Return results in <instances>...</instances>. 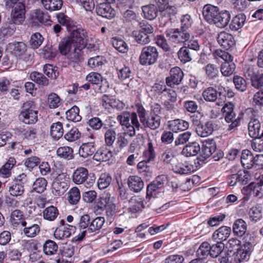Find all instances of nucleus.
<instances>
[{"label":"nucleus","mask_w":263,"mask_h":263,"mask_svg":"<svg viewBox=\"0 0 263 263\" xmlns=\"http://www.w3.org/2000/svg\"><path fill=\"white\" fill-rule=\"evenodd\" d=\"M25 6L20 3L12 9L10 17L3 22L0 28V39L12 35L16 30V25L21 24L24 21Z\"/></svg>","instance_id":"nucleus-1"},{"label":"nucleus","mask_w":263,"mask_h":263,"mask_svg":"<svg viewBox=\"0 0 263 263\" xmlns=\"http://www.w3.org/2000/svg\"><path fill=\"white\" fill-rule=\"evenodd\" d=\"M138 115L137 111L131 114L129 111H123L117 117L119 123L123 126L124 130H126L128 135L133 137L136 134V130H139L141 125L138 119Z\"/></svg>","instance_id":"nucleus-2"},{"label":"nucleus","mask_w":263,"mask_h":263,"mask_svg":"<svg viewBox=\"0 0 263 263\" xmlns=\"http://www.w3.org/2000/svg\"><path fill=\"white\" fill-rule=\"evenodd\" d=\"M84 34L83 31L79 30V28L73 29L70 34L64 38L59 44V50L61 54L66 55L73 49L76 44L83 41Z\"/></svg>","instance_id":"nucleus-3"},{"label":"nucleus","mask_w":263,"mask_h":263,"mask_svg":"<svg viewBox=\"0 0 263 263\" xmlns=\"http://www.w3.org/2000/svg\"><path fill=\"white\" fill-rule=\"evenodd\" d=\"M135 110L137 112L140 123L144 127L155 130L160 127L161 119L160 116L150 115L146 118V110L141 103L135 104Z\"/></svg>","instance_id":"nucleus-4"},{"label":"nucleus","mask_w":263,"mask_h":263,"mask_svg":"<svg viewBox=\"0 0 263 263\" xmlns=\"http://www.w3.org/2000/svg\"><path fill=\"white\" fill-rule=\"evenodd\" d=\"M37 114L38 111L35 102L29 100L23 104L19 118L26 124H33L38 120Z\"/></svg>","instance_id":"nucleus-5"},{"label":"nucleus","mask_w":263,"mask_h":263,"mask_svg":"<svg viewBox=\"0 0 263 263\" xmlns=\"http://www.w3.org/2000/svg\"><path fill=\"white\" fill-rule=\"evenodd\" d=\"M99 209L105 210V215L107 221L111 224L115 220L117 213L118 209L111 199L110 195L106 194L102 196L98 202Z\"/></svg>","instance_id":"nucleus-6"},{"label":"nucleus","mask_w":263,"mask_h":263,"mask_svg":"<svg viewBox=\"0 0 263 263\" xmlns=\"http://www.w3.org/2000/svg\"><path fill=\"white\" fill-rule=\"evenodd\" d=\"M72 181L77 184H83L85 186L89 187L95 182L93 174H89L87 168L83 167H78L73 173Z\"/></svg>","instance_id":"nucleus-7"},{"label":"nucleus","mask_w":263,"mask_h":263,"mask_svg":"<svg viewBox=\"0 0 263 263\" xmlns=\"http://www.w3.org/2000/svg\"><path fill=\"white\" fill-rule=\"evenodd\" d=\"M159 52L155 46L144 47L139 57V63L142 65H152L155 64L158 58Z\"/></svg>","instance_id":"nucleus-8"},{"label":"nucleus","mask_w":263,"mask_h":263,"mask_svg":"<svg viewBox=\"0 0 263 263\" xmlns=\"http://www.w3.org/2000/svg\"><path fill=\"white\" fill-rule=\"evenodd\" d=\"M216 149V142L213 139L205 140L202 144L199 156L195 160V164L201 165L205 163V161L212 156Z\"/></svg>","instance_id":"nucleus-9"},{"label":"nucleus","mask_w":263,"mask_h":263,"mask_svg":"<svg viewBox=\"0 0 263 263\" xmlns=\"http://www.w3.org/2000/svg\"><path fill=\"white\" fill-rule=\"evenodd\" d=\"M86 80L95 86V89L98 92H106L109 88V83L107 79L98 72L89 73L86 76Z\"/></svg>","instance_id":"nucleus-10"},{"label":"nucleus","mask_w":263,"mask_h":263,"mask_svg":"<svg viewBox=\"0 0 263 263\" xmlns=\"http://www.w3.org/2000/svg\"><path fill=\"white\" fill-rule=\"evenodd\" d=\"M105 218L103 217H97L92 219L90 223V226L86 230L82 231L78 235L73 238V241H81L88 233H98L100 229L103 227L105 223Z\"/></svg>","instance_id":"nucleus-11"},{"label":"nucleus","mask_w":263,"mask_h":263,"mask_svg":"<svg viewBox=\"0 0 263 263\" xmlns=\"http://www.w3.org/2000/svg\"><path fill=\"white\" fill-rule=\"evenodd\" d=\"M165 33L168 40L175 44L184 43L190 38V34L180 28L167 29Z\"/></svg>","instance_id":"nucleus-12"},{"label":"nucleus","mask_w":263,"mask_h":263,"mask_svg":"<svg viewBox=\"0 0 263 263\" xmlns=\"http://www.w3.org/2000/svg\"><path fill=\"white\" fill-rule=\"evenodd\" d=\"M76 45V46L68 53L67 55L68 64L73 67L78 65L83 60V49L85 46L83 41L78 44L77 43Z\"/></svg>","instance_id":"nucleus-13"},{"label":"nucleus","mask_w":263,"mask_h":263,"mask_svg":"<svg viewBox=\"0 0 263 263\" xmlns=\"http://www.w3.org/2000/svg\"><path fill=\"white\" fill-rule=\"evenodd\" d=\"M20 229L22 234L28 238L35 237L41 231L40 226L35 222H31L29 219L22 222V226Z\"/></svg>","instance_id":"nucleus-14"},{"label":"nucleus","mask_w":263,"mask_h":263,"mask_svg":"<svg viewBox=\"0 0 263 263\" xmlns=\"http://www.w3.org/2000/svg\"><path fill=\"white\" fill-rule=\"evenodd\" d=\"M184 73L178 67L172 68L170 71V76L165 79L166 84L168 86L173 87L176 85L179 84L183 78Z\"/></svg>","instance_id":"nucleus-15"},{"label":"nucleus","mask_w":263,"mask_h":263,"mask_svg":"<svg viewBox=\"0 0 263 263\" xmlns=\"http://www.w3.org/2000/svg\"><path fill=\"white\" fill-rule=\"evenodd\" d=\"M217 40L219 44L226 50L230 49L235 44L233 36L226 31H221L218 33Z\"/></svg>","instance_id":"nucleus-16"},{"label":"nucleus","mask_w":263,"mask_h":263,"mask_svg":"<svg viewBox=\"0 0 263 263\" xmlns=\"http://www.w3.org/2000/svg\"><path fill=\"white\" fill-rule=\"evenodd\" d=\"M189 122L181 119H176L168 122V128L174 133L183 132L189 128Z\"/></svg>","instance_id":"nucleus-17"},{"label":"nucleus","mask_w":263,"mask_h":263,"mask_svg":"<svg viewBox=\"0 0 263 263\" xmlns=\"http://www.w3.org/2000/svg\"><path fill=\"white\" fill-rule=\"evenodd\" d=\"M216 15L212 24L219 28H224L229 24L231 19L229 11L225 10L221 11L219 10Z\"/></svg>","instance_id":"nucleus-18"},{"label":"nucleus","mask_w":263,"mask_h":263,"mask_svg":"<svg viewBox=\"0 0 263 263\" xmlns=\"http://www.w3.org/2000/svg\"><path fill=\"white\" fill-rule=\"evenodd\" d=\"M219 8L211 4H206L204 5L202 9V16L203 19L209 24H211L215 17L218 14Z\"/></svg>","instance_id":"nucleus-19"},{"label":"nucleus","mask_w":263,"mask_h":263,"mask_svg":"<svg viewBox=\"0 0 263 263\" xmlns=\"http://www.w3.org/2000/svg\"><path fill=\"white\" fill-rule=\"evenodd\" d=\"M7 49L16 57L21 58L27 51V47L23 42H15L8 45Z\"/></svg>","instance_id":"nucleus-20"},{"label":"nucleus","mask_w":263,"mask_h":263,"mask_svg":"<svg viewBox=\"0 0 263 263\" xmlns=\"http://www.w3.org/2000/svg\"><path fill=\"white\" fill-rule=\"evenodd\" d=\"M110 3H102L96 7V13L103 17L111 19L116 15L115 10L111 8Z\"/></svg>","instance_id":"nucleus-21"},{"label":"nucleus","mask_w":263,"mask_h":263,"mask_svg":"<svg viewBox=\"0 0 263 263\" xmlns=\"http://www.w3.org/2000/svg\"><path fill=\"white\" fill-rule=\"evenodd\" d=\"M76 230L75 226L66 224L64 227H58L54 232V236L56 239H63L69 237L72 233H74Z\"/></svg>","instance_id":"nucleus-22"},{"label":"nucleus","mask_w":263,"mask_h":263,"mask_svg":"<svg viewBox=\"0 0 263 263\" xmlns=\"http://www.w3.org/2000/svg\"><path fill=\"white\" fill-rule=\"evenodd\" d=\"M102 105L105 108L111 107L118 110H122L124 108V104L123 102L117 100L113 96L104 95L102 97Z\"/></svg>","instance_id":"nucleus-23"},{"label":"nucleus","mask_w":263,"mask_h":263,"mask_svg":"<svg viewBox=\"0 0 263 263\" xmlns=\"http://www.w3.org/2000/svg\"><path fill=\"white\" fill-rule=\"evenodd\" d=\"M173 171L180 175H187L192 173L195 171L194 167L189 162H178L172 166Z\"/></svg>","instance_id":"nucleus-24"},{"label":"nucleus","mask_w":263,"mask_h":263,"mask_svg":"<svg viewBox=\"0 0 263 263\" xmlns=\"http://www.w3.org/2000/svg\"><path fill=\"white\" fill-rule=\"evenodd\" d=\"M214 125L212 121L201 123L196 127V132L200 137H206L211 135L214 130Z\"/></svg>","instance_id":"nucleus-25"},{"label":"nucleus","mask_w":263,"mask_h":263,"mask_svg":"<svg viewBox=\"0 0 263 263\" xmlns=\"http://www.w3.org/2000/svg\"><path fill=\"white\" fill-rule=\"evenodd\" d=\"M112 157V153L107 146L104 145L99 148L94 154L93 159L97 161H107Z\"/></svg>","instance_id":"nucleus-26"},{"label":"nucleus","mask_w":263,"mask_h":263,"mask_svg":"<svg viewBox=\"0 0 263 263\" xmlns=\"http://www.w3.org/2000/svg\"><path fill=\"white\" fill-rule=\"evenodd\" d=\"M127 184L130 191L140 192L144 187V182L141 177L138 176H130L127 180Z\"/></svg>","instance_id":"nucleus-27"},{"label":"nucleus","mask_w":263,"mask_h":263,"mask_svg":"<svg viewBox=\"0 0 263 263\" xmlns=\"http://www.w3.org/2000/svg\"><path fill=\"white\" fill-rule=\"evenodd\" d=\"M129 202V210L133 213L142 211L147 203V202H144V199L139 196L133 197L130 198Z\"/></svg>","instance_id":"nucleus-28"},{"label":"nucleus","mask_w":263,"mask_h":263,"mask_svg":"<svg viewBox=\"0 0 263 263\" xmlns=\"http://www.w3.org/2000/svg\"><path fill=\"white\" fill-rule=\"evenodd\" d=\"M33 23H39L45 25H50L51 21L47 12L36 9L32 15Z\"/></svg>","instance_id":"nucleus-29"},{"label":"nucleus","mask_w":263,"mask_h":263,"mask_svg":"<svg viewBox=\"0 0 263 263\" xmlns=\"http://www.w3.org/2000/svg\"><path fill=\"white\" fill-rule=\"evenodd\" d=\"M254 156L248 149H243L241 152L240 162L245 168L250 169L254 166Z\"/></svg>","instance_id":"nucleus-30"},{"label":"nucleus","mask_w":263,"mask_h":263,"mask_svg":"<svg viewBox=\"0 0 263 263\" xmlns=\"http://www.w3.org/2000/svg\"><path fill=\"white\" fill-rule=\"evenodd\" d=\"M68 189L67 183L57 178L52 183V193L56 196L63 195Z\"/></svg>","instance_id":"nucleus-31"},{"label":"nucleus","mask_w":263,"mask_h":263,"mask_svg":"<svg viewBox=\"0 0 263 263\" xmlns=\"http://www.w3.org/2000/svg\"><path fill=\"white\" fill-rule=\"evenodd\" d=\"M28 220L24 218L23 212L20 210H15L10 215V222L13 228L20 229L22 226V222Z\"/></svg>","instance_id":"nucleus-32"},{"label":"nucleus","mask_w":263,"mask_h":263,"mask_svg":"<svg viewBox=\"0 0 263 263\" xmlns=\"http://www.w3.org/2000/svg\"><path fill=\"white\" fill-rule=\"evenodd\" d=\"M221 91H218L213 87H209L204 89L202 93V96L206 102H214L216 101L218 96L222 95Z\"/></svg>","instance_id":"nucleus-33"},{"label":"nucleus","mask_w":263,"mask_h":263,"mask_svg":"<svg viewBox=\"0 0 263 263\" xmlns=\"http://www.w3.org/2000/svg\"><path fill=\"white\" fill-rule=\"evenodd\" d=\"M231 232L230 227L222 226L213 233L212 238L214 240H218L220 241L219 242H222L229 237Z\"/></svg>","instance_id":"nucleus-34"},{"label":"nucleus","mask_w":263,"mask_h":263,"mask_svg":"<svg viewBox=\"0 0 263 263\" xmlns=\"http://www.w3.org/2000/svg\"><path fill=\"white\" fill-rule=\"evenodd\" d=\"M20 135L28 141L33 140L37 138V129L33 126H26L20 128L19 129Z\"/></svg>","instance_id":"nucleus-35"},{"label":"nucleus","mask_w":263,"mask_h":263,"mask_svg":"<svg viewBox=\"0 0 263 263\" xmlns=\"http://www.w3.org/2000/svg\"><path fill=\"white\" fill-rule=\"evenodd\" d=\"M246 16L243 13H239L233 17L230 24V28L232 31H237L244 25Z\"/></svg>","instance_id":"nucleus-36"},{"label":"nucleus","mask_w":263,"mask_h":263,"mask_svg":"<svg viewBox=\"0 0 263 263\" xmlns=\"http://www.w3.org/2000/svg\"><path fill=\"white\" fill-rule=\"evenodd\" d=\"M247 225L245 220L237 219L233 225V231L235 235L239 237L242 236L246 232Z\"/></svg>","instance_id":"nucleus-37"},{"label":"nucleus","mask_w":263,"mask_h":263,"mask_svg":"<svg viewBox=\"0 0 263 263\" xmlns=\"http://www.w3.org/2000/svg\"><path fill=\"white\" fill-rule=\"evenodd\" d=\"M116 70L118 78L121 81L132 80L133 78V72L127 66L124 65L123 66H118Z\"/></svg>","instance_id":"nucleus-38"},{"label":"nucleus","mask_w":263,"mask_h":263,"mask_svg":"<svg viewBox=\"0 0 263 263\" xmlns=\"http://www.w3.org/2000/svg\"><path fill=\"white\" fill-rule=\"evenodd\" d=\"M247 190L250 195L261 198L263 196V187L260 181L251 182L247 186Z\"/></svg>","instance_id":"nucleus-39"},{"label":"nucleus","mask_w":263,"mask_h":263,"mask_svg":"<svg viewBox=\"0 0 263 263\" xmlns=\"http://www.w3.org/2000/svg\"><path fill=\"white\" fill-rule=\"evenodd\" d=\"M144 17L147 20H153L157 16L158 9L153 4L144 6L142 7Z\"/></svg>","instance_id":"nucleus-40"},{"label":"nucleus","mask_w":263,"mask_h":263,"mask_svg":"<svg viewBox=\"0 0 263 263\" xmlns=\"http://www.w3.org/2000/svg\"><path fill=\"white\" fill-rule=\"evenodd\" d=\"M44 8L50 12L58 11L63 6L62 0H41Z\"/></svg>","instance_id":"nucleus-41"},{"label":"nucleus","mask_w":263,"mask_h":263,"mask_svg":"<svg viewBox=\"0 0 263 263\" xmlns=\"http://www.w3.org/2000/svg\"><path fill=\"white\" fill-rule=\"evenodd\" d=\"M203 70L209 80H214L219 77V67L215 64L209 63L203 68Z\"/></svg>","instance_id":"nucleus-42"},{"label":"nucleus","mask_w":263,"mask_h":263,"mask_svg":"<svg viewBox=\"0 0 263 263\" xmlns=\"http://www.w3.org/2000/svg\"><path fill=\"white\" fill-rule=\"evenodd\" d=\"M261 123L256 118L251 119L248 124L249 135L252 138H257L259 134Z\"/></svg>","instance_id":"nucleus-43"},{"label":"nucleus","mask_w":263,"mask_h":263,"mask_svg":"<svg viewBox=\"0 0 263 263\" xmlns=\"http://www.w3.org/2000/svg\"><path fill=\"white\" fill-rule=\"evenodd\" d=\"M200 151V147L198 143L193 142L186 145L182 149V153L186 157L195 156Z\"/></svg>","instance_id":"nucleus-44"},{"label":"nucleus","mask_w":263,"mask_h":263,"mask_svg":"<svg viewBox=\"0 0 263 263\" xmlns=\"http://www.w3.org/2000/svg\"><path fill=\"white\" fill-rule=\"evenodd\" d=\"M96 148L93 143H87L83 144L79 149V155L83 158H87L95 154Z\"/></svg>","instance_id":"nucleus-45"},{"label":"nucleus","mask_w":263,"mask_h":263,"mask_svg":"<svg viewBox=\"0 0 263 263\" xmlns=\"http://www.w3.org/2000/svg\"><path fill=\"white\" fill-rule=\"evenodd\" d=\"M64 134L63 124L60 122L53 123L50 126V135L55 140L61 138Z\"/></svg>","instance_id":"nucleus-46"},{"label":"nucleus","mask_w":263,"mask_h":263,"mask_svg":"<svg viewBox=\"0 0 263 263\" xmlns=\"http://www.w3.org/2000/svg\"><path fill=\"white\" fill-rule=\"evenodd\" d=\"M224 119L227 123H231L229 125L228 130H232L238 126L240 123V118L236 115L235 112L224 115Z\"/></svg>","instance_id":"nucleus-47"},{"label":"nucleus","mask_w":263,"mask_h":263,"mask_svg":"<svg viewBox=\"0 0 263 263\" xmlns=\"http://www.w3.org/2000/svg\"><path fill=\"white\" fill-rule=\"evenodd\" d=\"M106 129L104 133V141L105 145L112 146L116 139V133L114 129L108 128L105 125L103 127Z\"/></svg>","instance_id":"nucleus-48"},{"label":"nucleus","mask_w":263,"mask_h":263,"mask_svg":"<svg viewBox=\"0 0 263 263\" xmlns=\"http://www.w3.org/2000/svg\"><path fill=\"white\" fill-rule=\"evenodd\" d=\"M59 210L53 205L49 206L45 209L43 212V218L47 220L54 221L59 215Z\"/></svg>","instance_id":"nucleus-49"},{"label":"nucleus","mask_w":263,"mask_h":263,"mask_svg":"<svg viewBox=\"0 0 263 263\" xmlns=\"http://www.w3.org/2000/svg\"><path fill=\"white\" fill-rule=\"evenodd\" d=\"M177 54L178 59L183 63L189 62L192 60V53L186 46L181 47L178 51Z\"/></svg>","instance_id":"nucleus-50"},{"label":"nucleus","mask_w":263,"mask_h":263,"mask_svg":"<svg viewBox=\"0 0 263 263\" xmlns=\"http://www.w3.org/2000/svg\"><path fill=\"white\" fill-rule=\"evenodd\" d=\"M57 154L60 158L68 160L74 157L73 150L69 146L60 147L57 150Z\"/></svg>","instance_id":"nucleus-51"},{"label":"nucleus","mask_w":263,"mask_h":263,"mask_svg":"<svg viewBox=\"0 0 263 263\" xmlns=\"http://www.w3.org/2000/svg\"><path fill=\"white\" fill-rule=\"evenodd\" d=\"M16 160L13 157H10L7 162L0 168V173L3 175V177H9L11 174V170L15 165Z\"/></svg>","instance_id":"nucleus-52"},{"label":"nucleus","mask_w":263,"mask_h":263,"mask_svg":"<svg viewBox=\"0 0 263 263\" xmlns=\"http://www.w3.org/2000/svg\"><path fill=\"white\" fill-rule=\"evenodd\" d=\"M236 69V65L233 61L223 62L221 64L220 70L222 75L224 77L231 76Z\"/></svg>","instance_id":"nucleus-53"},{"label":"nucleus","mask_w":263,"mask_h":263,"mask_svg":"<svg viewBox=\"0 0 263 263\" xmlns=\"http://www.w3.org/2000/svg\"><path fill=\"white\" fill-rule=\"evenodd\" d=\"M112 44L117 50L121 53H126L128 50L127 44L120 37H113L112 39Z\"/></svg>","instance_id":"nucleus-54"},{"label":"nucleus","mask_w":263,"mask_h":263,"mask_svg":"<svg viewBox=\"0 0 263 263\" xmlns=\"http://www.w3.org/2000/svg\"><path fill=\"white\" fill-rule=\"evenodd\" d=\"M133 36L136 42L140 45L147 44L151 42L150 35L147 33H143L138 30H135L132 32Z\"/></svg>","instance_id":"nucleus-55"},{"label":"nucleus","mask_w":263,"mask_h":263,"mask_svg":"<svg viewBox=\"0 0 263 263\" xmlns=\"http://www.w3.org/2000/svg\"><path fill=\"white\" fill-rule=\"evenodd\" d=\"M104 61L103 57L98 55L89 58L87 62V65L93 70H100L104 64Z\"/></svg>","instance_id":"nucleus-56"},{"label":"nucleus","mask_w":263,"mask_h":263,"mask_svg":"<svg viewBox=\"0 0 263 263\" xmlns=\"http://www.w3.org/2000/svg\"><path fill=\"white\" fill-rule=\"evenodd\" d=\"M80 109L77 106H73L66 112V118L74 122H79L82 117L79 115Z\"/></svg>","instance_id":"nucleus-57"},{"label":"nucleus","mask_w":263,"mask_h":263,"mask_svg":"<svg viewBox=\"0 0 263 263\" xmlns=\"http://www.w3.org/2000/svg\"><path fill=\"white\" fill-rule=\"evenodd\" d=\"M47 181L43 177L37 178L32 184V190L37 193H43L47 186Z\"/></svg>","instance_id":"nucleus-58"},{"label":"nucleus","mask_w":263,"mask_h":263,"mask_svg":"<svg viewBox=\"0 0 263 263\" xmlns=\"http://www.w3.org/2000/svg\"><path fill=\"white\" fill-rule=\"evenodd\" d=\"M58 249L57 244L53 240H47L43 245V252L47 255H52L56 253Z\"/></svg>","instance_id":"nucleus-59"},{"label":"nucleus","mask_w":263,"mask_h":263,"mask_svg":"<svg viewBox=\"0 0 263 263\" xmlns=\"http://www.w3.org/2000/svg\"><path fill=\"white\" fill-rule=\"evenodd\" d=\"M40 54L44 59L52 60L57 55V50L53 49L52 45H46L41 49Z\"/></svg>","instance_id":"nucleus-60"},{"label":"nucleus","mask_w":263,"mask_h":263,"mask_svg":"<svg viewBox=\"0 0 263 263\" xmlns=\"http://www.w3.org/2000/svg\"><path fill=\"white\" fill-rule=\"evenodd\" d=\"M112 178L108 173H102L98 180V186L100 190L107 188L111 182Z\"/></svg>","instance_id":"nucleus-61"},{"label":"nucleus","mask_w":263,"mask_h":263,"mask_svg":"<svg viewBox=\"0 0 263 263\" xmlns=\"http://www.w3.org/2000/svg\"><path fill=\"white\" fill-rule=\"evenodd\" d=\"M210 245L208 242H202L196 252L197 256L202 259H205L209 255H210Z\"/></svg>","instance_id":"nucleus-62"},{"label":"nucleus","mask_w":263,"mask_h":263,"mask_svg":"<svg viewBox=\"0 0 263 263\" xmlns=\"http://www.w3.org/2000/svg\"><path fill=\"white\" fill-rule=\"evenodd\" d=\"M121 13L122 20L124 23H131L133 21H136L137 18V14L131 9L124 10L122 9Z\"/></svg>","instance_id":"nucleus-63"},{"label":"nucleus","mask_w":263,"mask_h":263,"mask_svg":"<svg viewBox=\"0 0 263 263\" xmlns=\"http://www.w3.org/2000/svg\"><path fill=\"white\" fill-rule=\"evenodd\" d=\"M252 86L256 88L259 89L263 86V73L254 72L251 76Z\"/></svg>","instance_id":"nucleus-64"}]
</instances>
